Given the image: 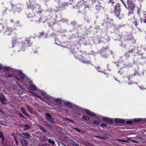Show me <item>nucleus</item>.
Masks as SVG:
<instances>
[{"mask_svg":"<svg viewBox=\"0 0 146 146\" xmlns=\"http://www.w3.org/2000/svg\"><path fill=\"white\" fill-rule=\"evenodd\" d=\"M120 5L119 4L117 3L114 7V12L115 15L117 17H118L120 14V12L121 10Z\"/></svg>","mask_w":146,"mask_h":146,"instance_id":"1","label":"nucleus"},{"mask_svg":"<svg viewBox=\"0 0 146 146\" xmlns=\"http://www.w3.org/2000/svg\"><path fill=\"white\" fill-rule=\"evenodd\" d=\"M46 118L45 119L49 120L52 123L54 122V119L51 118V116L48 113H47L45 115Z\"/></svg>","mask_w":146,"mask_h":146,"instance_id":"2","label":"nucleus"},{"mask_svg":"<svg viewBox=\"0 0 146 146\" xmlns=\"http://www.w3.org/2000/svg\"><path fill=\"white\" fill-rule=\"evenodd\" d=\"M19 135L22 137H23L25 139H29L30 138V134L28 133H20Z\"/></svg>","mask_w":146,"mask_h":146,"instance_id":"3","label":"nucleus"},{"mask_svg":"<svg viewBox=\"0 0 146 146\" xmlns=\"http://www.w3.org/2000/svg\"><path fill=\"white\" fill-rule=\"evenodd\" d=\"M106 23L107 25L109 26L112 25L113 24V20L112 19H109L107 18L106 19L104 20Z\"/></svg>","mask_w":146,"mask_h":146,"instance_id":"4","label":"nucleus"},{"mask_svg":"<svg viewBox=\"0 0 146 146\" xmlns=\"http://www.w3.org/2000/svg\"><path fill=\"white\" fill-rule=\"evenodd\" d=\"M128 4L129 6L128 8L130 9L132 11L134 10L135 7V5L132 2H128Z\"/></svg>","mask_w":146,"mask_h":146,"instance_id":"5","label":"nucleus"},{"mask_svg":"<svg viewBox=\"0 0 146 146\" xmlns=\"http://www.w3.org/2000/svg\"><path fill=\"white\" fill-rule=\"evenodd\" d=\"M0 100L3 104H6L7 103V101L6 100V99L5 98L2 93H0Z\"/></svg>","mask_w":146,"mask_h":146,"instance_id":"6","label":"nucleus"},{"mask_svg":"<svg viewBox=\"0 0 146 146\" xmlns=\"http://www.w3.org/2000/svg\"><path fill=\"white\" fill-rule=\"evenodd\" d=\"M102 119L103 121H106L107 122L109 123H113L112 120L110 118L106 117H104L102 118Z\"/></svg>","mask_w":146,"mask_h":146,"instance_id":"7","label":"nucleus"},{"mask_svg":"<svg viewBox=\"0 0 146 146\" xmlns=\"http://www.w3.org/2000/svg\"><path fill=\"white\" fill-rule=\"evenodd\" d=\"M18 73L19 75L20 78L22 79H23L25 78V75L20 70H18Z\"/></svg>","mask_w":146,"mask_h":146,"instance_id":"8","label":"nucleus"},{"mask_svg":"<svg viewBox=\"0 0 146 146\" xmlns=\"http://www.w3.org/2000/svg\"><path fill=\"white\" fill-rule=\"evenodd\" d=\"M20 140L23 146H27L28 143L26 141L23 139H21Z\"/></svg>","mask_w":146,"mask_h":146,"instance_id":"9","label":"nucleus"},{"mask_svg":"<svg viewBox=\"0 0 146 146\" xmlns=\"http://www.w3.org/2000/svg\"><path fill=\"white\" fill-rule=\"evenodd\" d=\"M40 138L44 141H46L48 139L47 137H46L45 135L42 133L40 134Z\"/></svg>","mask_w":146,"mask_h":146,"instance_id":"10","label":"nucleus"},{"mask_svg":"<svg viewBox=\"0 0 146 146\" xmlns=\"http://www.w3.org/2000/svg\"><path fill=\"white\" fill-rule=\"evenodd\" d=\"M85 111L89 115L93 116H96V114L93 112L90 111L89 110H85Z\"/></svg>","mask_w":146,"mask_h":146,"instance_id":"11","label":"nucleus"},{"mask_svg":"<svg viewBox=\"0 0 146 146\" xmlns=\"http://www.w3.org/2000/svg\"><path fill=\"white\" fill-rule=\"evenodd\" d=\"M115 122L119 123H124L125 122V121L123 120L120 119L116 118L115 119Z\"/></svg>","mask_w":146,"mask_h":146,"instance_id":"12","label":"nucleus"},{"mask_svg":"<svg viewBox=\"0 0 146 146\" xmlns=\"http://www.w3.org/2000/svg\"><path fill=\"white\" fill-rule=\"evenodd\" d=\"M21 110L22 112L25 115L27 116H28L29 114H28L25 110V108H24L22 107L21 108Z\"/></svg>","mask_w":146,"mask_h":146,"instance_id":"13","label":"nucleus"},{"mask_svg":"<svg viewBox=\"0 0 146 146\" xmlns=\"http://www.w3.org/2000/svg\"><path fill=\"white\" fill-rule=\"evenodd\" d=\"M29 88L31 90L35 91L37 89L36 86L34 85H31L29 87Z\"/></svg>","mask_w":146,"mask_h":146,"instance_id":"14","label":"nucleus"},{"mask_svg":"<svg viewBox=\"0 0 146 146\" xmlns=\"http://www.w3.org/2000/svg\"><path fill=\"white\" fill-rule=\"evenodd\" d=\"M84 3V1L83 0H82L81 1H79L77 4V6L78 7H80L82 6V4H83Z\"/></svg>","mask_w":146,"mask_h":146,"instance_id":"15","label":"nucleus"},{"mask_svg":"<svg viewBox=\"0 0 146 146\" xmlns=\"http://www.w3.org/2000/svg\"><path fill=\"white\" fill-rule=\"evenodd\" d=\"M23 126L25 127L24 128V130H26L29 129L31 128V127L27 125H24Z\"/></svg>","mask_w":146,"mask_h":146,"instance_id":"16","label":"nucleus"},{"mask_svg":"<svg viewBox=\"0 0 146 146\" xmlns=\"http://www.w3.org/2000/svg\"><path fill=\"white\" fill-rule=\"evenodd\" d=\"M68 5V4L65 2H63L62 3L61 5L60 6V8H64L66 6Z\"/></svg>","mask_w":146,"mask_h":146,"instance_id":"17","label":"nucleus"},{"mask_svg":"<svg viewBox=\"0 0 146 146\" xmlns=\"http://www.w3.org/2000/svg\"><path fill=\"white\" fill-rule=\"evenodd\" d=\"M48 142L49 143L53 145L55 144L54 141L52 139H49L48 140Z\"/></svg>","mask_w":146,"mask_h":146,"instance_id":"18","label":"nucleus"},{"mask_svg":"<svg viewBox=\"0 0 146 146\" xmlns=\"http://www.w3.org/2000/svg\"><path fill=\"white\" fill-rule=\"evenodd\" d=\"M12 31V29L11 28L8 27L7 28V29L6 30V32H9V33L7 34L9 35V34H10V33H11Z\"/></svg>","mask_w":146,"mask_h":146,"instance_id":"19","label":"nucleus"},{"mask_svg":"<svg viewBox=\"0 0 146 146\" xmlns=\"http://www.w3.org/2000/svg\"><path fill=\"white\" fill-rule=\"evenodd\" d=\"M38 127H39V128L43 132H46V129L43 127L41 126L40 125H38Z\"/></svg>","mask_w":146,"mask_h":146,"instance_id":"20","label":"nucleus"},{"mask_svg":"<svg viewBox=\"0 0 146 146\" xmlns=\"http://www.w3.org/2000/svg\"><path fill=\"white\" fill-rule=\"evenodd\" d=\"M65 105L66 106L68 107H72V104H71L69 102H66L65 103Z\"/></svg>","mask_w":146,"mask_h":146,"instance_id":"21","label":"nucleus"},{"mask_svg":"<svg viewBox=\"0 0 146 146\" xmlns=\"http://www.w3.org/2000/svg\"><path fill=\"white\" fill-rule=\"evenodd\" d=\"M3 69L4 71H7L9 70V68L7 66H5L3 67Z\"/></svg>","mask_w":146,"mask_h":146,"instance_id":"22","label":"nucleus"},{"mask_svg":"<svg viewBox=\"0 0 146 146\" xmlns=\"http://www.w3.org/2000/svg\"><path fill=\"white\" fill-rule=\"evenodd\" d=\"M141 120V119L140 118H137V119H134L133 120L134 121L136 122H139Z\"/></svg>","mask_w":146,"mask_h":146,"instance_id":"23","label":"nucleus"},{"mask_svg":"<svg viewBox=\"0 0 146 146\" xmlns=\"http://www.w3.org/2000/svg\"><path fill=\"white\" fill-rule=\"evenodd\" d=\"M117 141H119L121 142H125V143H127L128 142L126 140H122V139H117Z\"/></svg>","mask_w":146,"mask_h":146,"instance_id":"24","label":"nucleus"},{"mask_svg":"<svg viewBox=\"0 0 146 146\" xmlns=\"http://www.w3.org/2000/svg\"><path fill=\"white\" fill-rule=\"evenodd\" d=\"M93 123L95 124H100V122L98 121H93Z\"/></svg>","mask_w":146,"mask_h":146,"instance_id":"25","label":"nucleus"},{"mask_svg":"<svg viewBox=\"0 0 146 146\" xmlns=\"http://www.w3.org/2000/svg\"><path fill=\"white\" fill-rule=\"evenodd\" d=\"M72 145L74 146H79V145L76 142L73 141L72 143Z\"/></svg>","mask_w":146,"mask_h":146,"instance_id":"26","label":"nucleus"},{"mask_svg":"<svg viewBox=\"0 0 146 146\" xmlns=\"http://www.w3.org/2000/svg\"><path fill=\"white\" fill-rule=\"evenodd\" d=\"M95 137L96 138H99V139H104V138L103 137H101L99 136H97V135H95Z\"/></svg>","mask_w":146,"mask_h":146,"instance_id":"27","label":"nucleus"},{"mask_svg":"<svg viewBox=\"0 0 146 146\" xmlns=\"http://www.w3.org/2000/svg\"><path fill=\"white\" fill-rule=\"evenodd\" d=\"M55 102L56 103H60L61 102V100L59 99H56L55 100Z\"/></svg>","mask_w":146,"mask_h":146,"instance_id":"28","label":"nucleus"},{"mask_svg":"<svg viewBox=\"0 0 146 146\" xmlns=\"http://www.w3.org/2000/svg\"><path fill=\"white\" fill-rule=\"evenodd\" d=\"M82 62H84V63H87V64H90L91 62V61H89V60H88L87 61H86V60H85V61L84 60Z\"/></svg>","mask_w":146,"mask_h":146,"instance_id":"29","label":"nucleus"},{"mask_svg":"<svg viewBox=\"0 0 146 146\" xmlns=\"http://www.w3.org/2000/svg\"><path fill=\"white\" fill-rule=\"evenodd\" d=\"M58 144L59 146H65L64 145L61 143H58Z\"/></svg>","mask_w":146,"mask_h":146,"instance_id":"30","label":"nucleus"},{"mask_svg":"<svg viewBox=\"0 0 146 146\" xmlns=\"http://www.w3.org/2000/svg\"><path fill=\"white\" fill-rule=\"evenodd\" d=\"M108 3H111L112 4H113L114 3L113 0H108Z\"/></svg>","mask_w":146,"mask_h":146,"instance_id":"31","label":"nucleus"},{"mask_svg":"<svg viewBox=\"0 0 146 146\" xmlns=\"http://www.w3.org/2000/svg\"><path fill=\"white\" fill-rule=\"evenodd\" d=\"M74 129L79 132H80L81 131L80 130L77 128H74Z\"/></svg>","mask_w":146,"mask_h":146,"instance_id":"32","label":"nucleus"},{"mask_svg":"<svg viewBox=\"0 0 146 146\" xmlns=\"http://www.w3.org/2000/svg\"><path fill=\"white\" fill-rule=\"evenodd\" d=\"M3 137H4L3 136V134L2 132H0V138H2Z\"/></svg>","mask_w":146,"mask_h":146,"instance_id":"33","label":"nucleus"},{"mask_svg":"<svg viewBox=\"0 0 146 146\" xmlns=\"http://www.w3.org/2000/svg\"><path fill=\"white\" fill-rule=\"evenodd\" d=\"M142 21H143L144 23H146V17L144 19H141V22Z\"/></svg>","mask_w":146,"mask_h":146,"instance_id":"34","label":"nucleus"},{"mask_svg":"<svg viewBox=\"0 0 146 146\" xmlns=\"http://www.w3.org/2000/svg\"><path fill=\"white\" fill-rule=\"evenodd\" d=\"M41 94H42V95L45 96L46 95V93L43 91H41Z\"/></svg>","mask_w":146,"mask_h":146,"instance_id":"35","label":"nucleus"},{"mask_svg":"<svg viewBox=\"0 0 146 146\" xmlns=\"http://www.w3.org/2000/svg\"><path fill=\"white\" fill-rule=\"evenodd\" d=\"M101 126L102 127H103L104 126H106V123H102L101 124Z\"/></svg>","mask_w":146,"mask_h":146,"instance_id":"36","label":"nucleus"},{"mask_svg":"<svg viewBox=\"0 0 146 146\" xmlns=\"http://www.w3.org/2000/svg\"><path fill=\"white\" fill-rule=\"evenodd\" d=\"M35 96L37 97V98H39L42 101H43V100L42 98L40 96L36 95H35Z\"/></svg>","mask_w":146,"mask_h":146,"instance_id":"37","label":"nucleus"},{"mask_svg":"<svg viewBox=\"0 0 146 146\" xmlns=\"http://www.w3.org/2000/svg\"><path fill=\"white\" fill-rule=\"evenodd\" d=\"M2 143L3 144V145L4 144V140H5V138L4 137H3L2 138Z\"/></svg>","mask_w":146,"mask_h":146,"instance_id":"38","label":"nucleus"},{"mask_svg":"<svg viewBox=\"0 0 146 146\" xmlns=\"http://www.w3.org/2000/svg\"><path fill=\"white\" fill-rule=\"evenodd\" d=\"M108 136L106 134H104L103 135V137H104L105 139V138H108Z\"/></svg>","mask_w":146,"mask_h":146,"instance_id":"39","label":"nucleus"},{"mask_svg":"<svg viewBox=\"0 0 146 146\" xmlns=\"http://www.w3.org/2000/svg\"><path fill=\"white\" fill-rule=\"evenodd\" d=\"M127 123L128 124H130L132 123V121H127Z\"/></svg>","mask_w":146,"mask_h":146,"instance_id":"40","label":"nucleus"},{"mask_svg":"<svg viewBox=\"0 0 146 146\" xmlns=\"http://www.w3.org/2000/svg\"><path fill=\"white\" fill-rule=\"evenodd\" d=\"M133 12L132 11H130L128 13V15H129L131 14L133 15Z\"/></svg>","mask_w":146,"mask_h":146,"instance_id":"41","label":"nucleus"},{"mask_svg":"<svg viewBox=\"0 0 146 146\" xmlns=\"http://www.w3.org/2000/svg\"><path fill=\"white\" fill-rule=\"evenodd\" d=\"M125 56H126L127 57H129V55L127 53H125Z\"/></svg>","mask_w":146,"mask_h":146,"instance_id":"42","label":"nucleus"},{"mask_svg":"<svg viewBox=\"0 0 146 146\" xmlns=\"http://www.w3.org/2000/svg\"><path fill=\"white\" fill-rule=\"evenodd\" d=\"M30 40H29H29H27V43H28V44L27 45V46H30L31 45V44H29V42L30 41Z\"/></svg>","mask_w":146,"mask_h":146,"instance_id":"43","label":"nucleus"},{"mask_svg":"<svg viewBox=\"0 0 146 146\" xmlns=\"http://www.w3.org/2000/svg\"><path fill=\"white\" fill-rule=\"evenodd\" d=\"M27 108L29 110V112L31 113H32V111H31V110L29 108V107H27Z\"/></svg>","mask_w":146,"mask_h":146,"instance_id":"44","label":"nucleus"},{"mask_svg":"<svg viewBox=\"0 0 146 146\" xmlns=\"http://www.w3.org/2000/svg\"><path fill=\"white\" fill-rule=\"evenodd\" d=\"M47 100H49V97L48 96H45L44 97Z\"/></svg>","mask_w":146,"mask_h":146,"instance_id":"45","label":"nucleus"},{"mask_svg":"<svg viewBox=\"0 0 146 146\" xmlns=\"http://www.w3.org/2000/svg\"><path fill=\"white\" fill-rule=\"evenodd\" d=\"M19 21H17V22L15 23V24L16 25H19Z\"/></svg>","mask_w":146,"mask_h":146,"instance_id":"46","label":"nucleus"},{"mask_svg":"<svg viewBox=\"0 0 146 146\" xmlns=\"http://www.w3.org/2000/svg\"><path fill=\"white\" fill-rule=\"evenodd\" d=\"M14 139L15 141L17 140V137L15 135H14Z\"/></svg>","mask_w":146,"mask_h":146,"instance_id":"47","label":"nucleus"},{"mask_svg":"<svg viewBox=\"0 0 146 146\" xmlns=\"http://www.w3.org/2000/svg\"><path fill=\"white\" fill-rule=\"evenodd\" d=\"M86 116H83V117H82V118L84 119H85V120H86Z\"/></svg>","mask_w":146,"mask_h":146,"instance_id":"48","label":"nucleus"},{"mask_svg":"<svg viewBox=\"0 0 146 146\" xmlns=\"http://www.w3.org/2000/svg\"><path fill=\"white\" fill-rule=\"evenodd\" d=\"M131 141L133 142H134V143H137V141L134 140H131Z\"/></svg>","mask_w":146,"mask_h":146,"instance_id":"49","label":"nucleus"},{"mask_svg":"<svg viewBox=\"0 0 146 146\" xmlns=\"http://www.w3.org/2000/svg\"><path fill=\"white\" fill-rule=\"evenodd\" d=\"M90 119V118L89 117H86V120H88Z\"/></svg>","mask_w":146,"mask_h":146,"instance_id":"50","label":"nucleus"},{"mask_svg":"<svg viewBox=\"0 0 146 146\" xmlns=\"http://www.w3.org/2000/svg\"><path fill=\"white\" fill-rule=\"evenodd\" d=\"M16 142V145H18L19 144H18V142L17 141H17H15Z\"/></svg>","mask_w":146,"mask_h":146,"instance_id":"51","label":"nucleus"},{"mask_svg":"<svg viewBox=\"0 0 146 146\" xmlns=\"http://www.w3.org/2000/svg\"><path fill=\"white\" fill-rule=\"evenodd\" d=\"M97 70L99 71L100 72V70H99V69H100V68L99 67H98L97 68Z\"/></svg>","mask_w":146,"mask_h":146,"instance_id":"52","label":"nucleus"},{"mask_svg":"<svg viewBox=\"0 0 146 146\" xmlns=\"http://www.w3.org/2000/svg\"><path fill=\"white\" fill-rule=\"evenodd\" d=\"M135 25L136 26L137 25V22H134Z\"/></svg>","mask_w":146,"mask_h":146,"instance_id":"53","label":"nucleus"},{"mask_svg":"<svg viewBox=\"0 0 146 146\" xmlns=\"http://www.w3.org/2000/svg\"><path fill=\"white\" fill-rule=\"evenodd\" d=\"M122 3L123 4V5H124L125 7H126V5H125V3L124 2V1H123V2H122Z\"/></svg>","mask_w":146,"mask_h":146,"instance_id":"54","label":"nucleus"},{"mask_svg":"<svg viewBox=\"0 0 146 146\" xmlns=\"http://www.w3.org/2000/svg\"><path fill=\"white\" fill-rule=\"evenodd\" d=\"M2 68V66L1 64H0V70Z\"/></svg>","mask_w":146,"mask_h":146,"instance_id":"55","label":"nucleus"},{"mask_svg":"<svg viewBox=\"0 0 146 146\" xmlns=\"http://www.w3.org/2000/svg\"><path fill=\"white\" fill-rule=\"evenodd\" d=\"M0 112L2 113H3V111H2L1 110V109H0Z\"/></svg>","mask_w":146,"mask_h":146,"instance_id":"56","label":"nucleus"},{"mask_svg":"<svg viewBox=\"0 0 146 146\" xmlns=\"http://www.w3.org/2000/svg\"><path fill=\"white\" fill-rule=\"evenodd\" d=\"M8 77H12V75H9L8 76Z\"/></svg>","mask_w":146,"mask_h":146,"instance_id":"57","label":"nucleus"},{"mask_svg":"<svg viewBox=\"0 0 146 146\" xmlns=\"http://www.w3.org/2000/svg\"><path fill=\"white\" fill-rule=\"evenodd\" d=\"M12 135H13L14 136L15 135V133H12Z\"/></svg>","mask_w":146,"mask_h":146,"instance_id":"58","label":"nucleus"},{"mask_svg":"<svg viewBox=\"0 0 146 146\" xmlns=\"http://www.w3.org/2000/svg\"><path fill=\"white\" fill-rule=\"evenodd\" d=\"M129 52H130L131 53L133 52V51H130L129 50Z\"/></svg>","mask_w":146,"mask_h":146,"instance_id":"59","label":"nucleus"},{"mask_svg":"<svg viewBox=\"0 0 146 146\" xmlns=\"http://www.w3.org/2000/svg\"><path fill=\"white\" fill-rule=\"evenodd\" d=\"M90 145L91 146H94L93 145H92V144H90Z\"/></svg>","mask_w":146,"mask_h":146,"instance_id":"60","label":"nucleus"},{"mask_svg":"<svg viewBox=\"0 0 146 146\" xmlns=\"http://www.w3.org/2000/svg\"><path fill=\"white\" fill-rule=\"evenodd\" d=\"M20 115H21V116L22 117H24L23 116L22 114H20Z\"/></svg>","mask_w":146,"mask_h":146,"instance_id":"61","label":"nucleus"},{"mask_svg":"<svg viewBox=\"0 0 146 146\" xmlns=\"http://www.w3.org/2000/svg\"><path fill=\"white\" fill-rule=\"evenodd\" d=\"M11 22H13V20H12V19H11Z\"/></svg>","mask_w":146,"mask_h":146,"instance_id":"62","label":"nucleus"},{"mask_svg":"<svg viewBox=\"0 0 146 146\" xmlns=\"http://www.w3.org/2000/svg\"><path fill=\"white\" fill-rule=\"evenodd\" d=\"M120 0L121 1V2H123V0Z\"/></svg>","mask_w":146,"mask_h":146,"instance_id":"63","label":"nucleus"},{"mask_svg":"<svg viewBox=\"0 0 146 146\" xmlns=\"http://www.w3.org/2000/svg\"><path fill=\"white\" fill-rule=\"evenodd\" d=\"M17 78V79L19 80H20V79L18 78Z\"/></svg>","mask_w":146,"mask_h":146,"instance_id":"64","label":"nucleus"}]
</instances>
